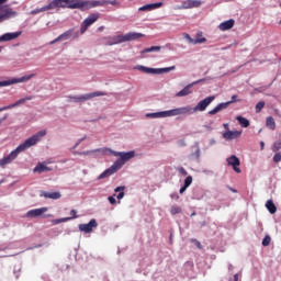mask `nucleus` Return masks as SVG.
Listing matches in <instances>:
<instances>
[{"label": "nucleus", "instance_id": "nucleus-1", "mask_svg": "<svg viewBox=\"0 0 281 281\" xmlns=\"http://www.w3.org/2000/svg\"><path fill=\"white\" fill-rule=\"evenodd\" d=\"M47 135V131L42 130L27 138L24 143L20 144L14 150H12L7 157H3L0 159V166L3 168L4 166H8L9 164H12L16 157H19L20 153H24V150H27V148H32V146H36L43 137Z\"/></svg>", "mask_w": 281, "mask_h": 281}, {"label": "nucleus", "instance_id": "nucleus-2", "mask_svg": "<svg viewBox=\"0 0 281 281\" xmlns=\"http://www.w3.org/2000/svg\"><path fill=\"white\" fill-rule=\"evenodd\" d=\"M97 150L102 151V153H110V155H113L114 157H121L120 160H116L109 169L103 171L99 176V179H106V177H111V175H115V172H117L120 170V168H122V166H124L125 161H128L130 159H133V157H135V150H131L127 153L114 151L111 148H100Z\"/></svg>", "mask_w": 281, "mask_h": 281}, {"label": "nucleus", "instance_id": "nucleus-3", "mask_svg": "<svg viewBox=\"0 0 281 281\" xmlns=\"http://www.w3.org/2000/svg\"><path fill=\"white\" fill-rule=\"evenodd\" d=\"M216 100V97H207L200 101L196 106H183V108H178V111H180V115H192V113H196V111H205V109L209 108L211 102H214Z\"/></svg>", "mask_w": 281, "mask_h": 281}, {"label": "nucleus", "instance_id": "nucleus-4", "mask_svg": "<svg viewBox=\"0 0 281 281\" xmlns=\"http://www.w3.org/2000/svg\"><path fill=\"white\" fill-rule=\"evenodd\" d=\"M104 5H115V1L89 0V1H82V3L72 4L71 8H80L81 10H91V8H104Z\"/></svg>", "mask_w": 281, "mask_h": 281}, {"label": "nucleus", "instance_id": "nucleus-5", "mask_svg": "<svg viewBox=\"0 0 281 281\" xmlns=\"http://www.w3.org/2000/svg\"><path fill=\"white\" fill-rule=\"evenodd\" d=\"M177 115H181L179 108L173 110L162 111V112L147 113L146 117H149L151 120H159L164 117H175Z\"/></svg>", "mask_w": 281, "mask_h": 281}, {"label": "nucleus", "instance_id": "nucleus-6", "mask_svg": "<svg viewBox=\"0 0 281 281\" xmlns=\"http://www.w3.org/2000/svg\"><path fill=\"white\" fill-rule=\"evenodd\" d=\"M102 95H106V92L97 91V92H91V93L81 94V95H74L68 98L71 102L80 103V102H87V100H93V98H100Z\"/></svg>", "mask_w": 281, "mask_h": 281}, {"label": "nucleus", "instance_id": "nucleus-7", "mask_svg": "<svg viewBox=\"0 0 281 281\" xmlns=\"http://www.w3.org/2000/svg\"><path fill=\"white\" fill-rule=\"evenodd\" d=\"M34 78V74L25 75L20 78H13L11 80L0 81V87H10V85H19L21 82H30Z\"/></svg>", "mask_w": 281, "mask_h": 281}, {"label": "nucleus", "instance_id": "nucleus-8", "mask_svg": "<svg viewBox=\"0 0 281 281\" xmlns=\"http://www.w3.org/2000/svg\"><path fill=\"white\" fill-rule=\"evenodd\" d=\"M14 16H16V12L12 8L8 5L0 7V23L8 21V19H14Z\"/></svg>", "mask_w": 281, "mask_h": 281}, {"label": "nucleus", "instance_id": "nucleus-9", "mask_svg": "<svg viewBox=\"0 0 281 281\" xmlns=\"http://www.w3.org/2000/svg\"><path fill=\"white\" fill-rule=\"evenodd\" d=\"M98 19H100V14H99V13H92V14H90V15L81 23V29H80L81 34H85V32H87V30H89L90 25H93V23H95V21H98Z\"/></svg>", "mask_w": 281, "mask_h": 281}, {"label": "nucleus", "instance_id": "nucleus-10", "mask_svg": "<svg viewBox=\"0 0 281 281\" xmlns=\"http://www.w3.org/2000/svg\"><path fill=\"white\" fill-rule=\"evenodd\" d=\"M55 3V8H70V10H76L77 8H74L71 5H76L80 2V0H53Z\"/></svg>", "mask_w": 281, "mask_h": 281}, {"label": "nucleus", "instance_id": "nucleus-11", "mask_svg": "<svg viewBox=\"0 0 281 281\" xmlns=\"http://www.w3.org/2000/svg\"><path fill=\"white\" fill-rule=\"evenodd\" d=\"M201 82H205V79H199L196 81H193L192 83H189L182 90L177 92L176 97L177 98H184L186 95H190V93H192V88L194 87V85H199Z\"/></svg>", "mask_w": 281, "mask_h": 281}, {"label": "nucleus", "instance_id": "nucleus-12", "mask_svg": "<svg viewBox=\"0 0 281 281\" xmlns=\"http://www.w3.org/2000/svg\"><path fill=\"white\" fill-rule=\"evenodd\" d=\"M236 94L232 97V100L225 103L217 104L213 110L209 111V115H216V113H221V111L227 109L229 104H233V102H236Z\"/></svg>", "mask_w": 281, "mask_h": 281}, {"label": "nucleus", "instance_id": "nucleus-13", "mask_svg": "<svg viewBox=\"0 0 281 281\" xmlns=\"http://www.w3.org/2000/svg\"><path fill=\"white\" fill-rule=\"evenodd\" d=\"M30 100H34V95H29V97L22 98V99L18 100L15 103L0 108V113H1V111H8L9 109H16V106H21V104H25V102H27Z\"/></svg>", "mask_w": 281, "mask_h": 281}, {"label": "nucleus", "instance_id": "nucleus-14", "mask_svg": "<svg viewBox=\"0 0 281 281\" xmlns=\"http://www.w3.org/2000/svg\"><path fill=\"white\" fill-rule=\"evenodd\" d=\"M93 227H98V222L95 220H90L88 224H80L79 231L85 232L86 234H91Z\"/></svg>", "mask_w": 281, "mask_h": 281}, {"label": "nucleus", "instance_id": "nucleus-15", "mask_svg": "<svg viewBox=\"0 0 281 281\" xmlns=\"http://www.w3.org/2000/svg\"><path fill=\"white\" fill-rule=\"evenodd\" d=\"M105 45H120V43H124V35H114L104 37Z\"/></svg>", "mask_w": 281, "mask_h": 281}, {"label": "nucleus", "instance_id": "nucleus-16", "mask_svg": "<svg viewBox=\"0 0 281 281\" xmlns=\"http://www.w3.org/2000/svg\"><path fill=\"white\" fill-rule=\"evenodd\" d=\"M47 207H41V209H33L27 211L26 216L27 218H36L38 216H43V214H45V212H47Z\"/></svg>", "mask_w": 281, "mask_h": 281}, {"label": "nucleus", "instance_id": "nucleus-17", "mask_svg": "<svg viewBox=\"0 0 281 281\" xmlns=\"http://www.w3.org/2000/svg\"><path fill=\"white\" fill-rule=\"evenodd\" d=\"M227 164H228V166H232L233 170L239 175L240 169L238 168V166H240V159H238V157H236L234 155L228 157Z\"/></svg>", "mask_w": 281, "mask_h": 281}, {"label": "nucleus", "instance_id": "nucleus-18", "mask_svg": "<svg viewBox=\"0 0 281 281\" xmlns=\"http://www.w3.org/2000/svg\"><path fill=\"white\" fill-rule=\"evenodd\" d=\"M21 36V32L5 33L0 36V43H8V41H14Z\"/></svg>", "mask_w": 281, "mask_h": 281}, {"label": "nucleus", "instance_id": "nucleus-19", "mask_svg": "<svg viewBox=\"0 0 281 281\" xmlns=\"http://www.w3.org/2000/svg\"><path fill=\"white\" fill-rule=\"evenodd\" d=\"M202 3L201 0H187L182 2V8L184 10H190L192 8H200Z\"/></svg>", "mask_w": 281, "mask_h": 281}, {"label": "nucleus", "instance_id": "nucleus-20", "mask_svg": "<svg viewBox=\"0 0 281 281\" xmlns=\"http://www.w3.org/2000/svg\"><path fill=\"white\" fill-rule=\"evenodd\" d=\"M243 135L241 131H227L223 133V137L224 139H238V137H240Z\"/></svg>", "mask_w": 281, "mask_h": 281}, {"label": "nucleus", "instance_id": "nucleus-21", "mask_svg": "<svg viewBox=\"0 0 281 281\" xmlns=\"http://www.w3.org/2000/svg\"><path fill=\"white\" fill-rule=\"evenodd\" d=\"M161 5H164L161 2L145 4L138 8V12H150L151 10H157V8H161Z\"/></svg>", "mask_w": 281, "mask_h": 281}, {"label": "nucleus", "instance_id": "nucleus-22", "mask_svg": "<svg viewBox=\"0 0 281 281\" xmlns=\"http://www.w3.org/2000/svg\"><path fill=\"white\" fill-rule=\"evenodd\" d=\"M48 10H56V4L54 3V0L48 5L31 11V14H41V12H47Z\"/></svg>", "mask_w": 281, "mask_h": 281}, {"label": "nucleus", "instance_id": "nucleus-23", "mask_svg": "<svg viewBox=\"0 0 281 281\" xmlns=\"http://www.w3.org/2000/svg\"><path fill=\"white\" fill-rule=\"evenodd\" d=\"M236 21H234V19H231L228 21H224L222 22L218 27L222 32H227V30H232V27H234Z\"/></svg>", "mask_w": 281, "mask_h": 281}, {"label": "nucleus", "instance_id": "nucleus-24", "mask_svg": "<svg viewBox=\"0 0 281 281\" xmlns=\"http://www.w3.org/2000/svg\"><path fill=\"white\" fill-rule=\"evenodd\" d=\"M144 37V34L142 33H127L123 35L124 43H127L128 41H137V38Z\"/></svg>", "mask_w": 281, "mask_h": 281}, {"label": "nucleus", "instance_id": "nucleus-25", "mask_svg": "<svg viewBox=\"0 0 281 281\" xmlns=\"http://www.w3.org/2000/svg\"><path fill=\"white\" fill-rule=\"evenodd\" d=\"M52 168L47 167L45 164L38 162L36 167L34 168V172H38V175H42V172H49Z\"/></svg>", "mask_w": 281, "mask_h": 281}, {"label": "nucleus", "instance_id": "nucleus-26", "mask_svg": "<svg viewBox=\"0 0 281 281\" xmlns=\"http://www.w3.org/2000/svg\"><path fill=\"white\" fill-rule=\"evenodd\" d=\"M70 35H71V32L67 31V32L63 33L61 35H59L58 37H56L54 41H52L50 45H54V44L58 43L59 41H67Z\"/></svg>", "mask_w": 281, "mask_h": 281}, {"label": "nucleus", "instance_id": "nucleus-27", "mask_svg": "<svg viewBox=\"0 0 281 281\" xmlns=\"http://www.w3.org/2000/svg\"><path fill=\"white\" fill-rule=\"evenodd\" d=\"M42 196L57 201V199H60L61 195L60 192H43Z\"/></svg>", "mask_w": 281, "mask_h": 281}, {"label": "nucleus", "instance_id": "nucleus-28", "mask_svg": "<svg viewBox=\"0 0 281 281\" xmlns=\"http://www.w3.org/2000/svg\"><path fill=\"white\" fill-rule=\"evenodd\" d=\"M266 207L270 212V214H276L278 212V207L273 203V200H268L266 202Z\"/></svg>", "mask_w": 281, "mask_h": 281}, {"label": "nucleus", "instance_id": "nucleus-29", "mask_svg": "<svg viewBox=\"0 0 281 281\" xmlns=\"http://www.w3.org/2000/svg\"><path fill=\"white\" fill-rule=\"evenodd\" d=\"M184 38L186 41H188L189 43H191L192 45H199L201 43H205V40H194L190 36V34L186 33L184 34Z\"/></svg>", "mask_w": 281, "mask_h": 281}, {"label": "nucleus", "instance_id": "nucleus-30", "mask_svg": "<svg viewBox=\"0 0 281 281\" xmlns=\"http://www.w3.org/2000/svg\"><path fill=\"white\" fill-rule=\"evenodd\" d=\"M139 70L143 71L144 74H157L159 75V68H148L145 66H140Z\"/></svg>", "mask_w": 281, "mask_h": 281}, {"label": "nucleus", "instance_id": "nucleus-31", "mask_svg": "<svg viewBox=\"0 0 281 281\" xmlns=\"http://www.w3.org/2000/svg\"><path fill=\"white\" fill-rule=\"evenodd\" d=\"M266 125L269 127L270 131H276V120L273 116H268L266 119Z\"/></svg>", "mask_w": 281, "mask_h": 281}, {"label": "nucleus", "instance_id": "nucleus-32", "mask_svg": "<svg viewBox=\"0 0 281 281\" xmlns=\"http://www.w3.org/2000/svg\"><path fill=\"white\" fill-rule=\"evenodd\" d=\"M236 120H237V122H239V124H240V126H243V128H248L249 120H247L243 116H237Z\"/></svg>", "mask_w": 281, "mask_h": 281}, {"label": "nucleus", "instance_id": "nucleus-33", "mask_svg": "<svg viewBox=\"0 0 281 281\" xmlns=\"http://www.w3.org/2000/svg\"><path fill=\"white\" fill-rule=\"evenodd\" d=\"M160 46H151L149 48H145L140 52V54H150V52H160Z\"/></svg>", "mask_w": 281, "mask_h": 281}, {"label": "nucleus", "instance_id": "nucleus-34", "mask_svg": "<svg viewBox=\"0 0 281 281\" xmlns=\"http://www.w3.org/2000/svg\"><path fill=\"white\" fill-rule=\"evenodd\" d=\"M181 212H182L181 206H178V205L171 206L170 214L172 216H175L177 214H181Z\"/></svg>", "mask_w": 281, "mask_h": 281}, {"label": "nucleus", "instance_id": "nucleus-35", "mask_svg": "<svg viewBox=\"0 0 281 281\" xmlns=\"http://www.w3.org/2000/svg\"><path fill=\"white\" fill-rule=\"evenodd\" d=\"M176 67L175 66H170V67H166V68H158L159 74H168L170 71H175Z\"/></svg>", "mask_w": 281, "mask_h": 281}, {"label": "nucleus", "instance_id": "nucleus-36", "mask_svg": "<svg viewBox=\"0 0 281 281\" xmlns=\"http://www.w3.org/2000/svg\"><path fill=\"white\" fill-rule=\"evenodd\" d=\"M278 150H281V139L274 142L272 145V153H278Z\"/></svg>", "mask_w": 281, "mask_h": 281}, {"label": "nucleus", "instance_id": "nucleus-37", "mask_svg": "<svg viewBox=\"0 0 281 281\" xmlns=\"http://www.w3.org/2000/svg\"><path fill=\"white\" fill-rule=\"evenodd\" d=\"M93 153H101L102 155H106V151H100V148L93 149V150L82 151V153H80V155H93Z\"/></svg>", "mask_w": 281, "mask_h": 281}, {"label": "nucleus", "instance_id": "nucleus-38", "mask_svg": "<svg viewBox=\"0 0 281 281\" xmlns=\"http://www.w3.org/2000/svg\"><path fill=\"white\" fill-rule=\"evenodd\" d=\"M256 113H260L265 109V101H260L256 104Z\"/></svg>", "mask_w": 281, "mask_h": 281}, {"label": "nucleus", "instance_id": "nucleus-39", "mask_svg": "<svg viewBox=\"0 0 281 281\" xmlns=\"http://www.w3.org/2000/svg\"><path fill=\"white\" fill-rule=\"evenodd\" d=\"M67 221H69V218L66 217L53 220V225H60V223H67Z\"/></svg>", "mask_w": 281, "mask_h": 281}, {"label": "nucleus", "instance_id": "nucleus-40", "mask_svg": "<svg viewBox=\"0 0 281 281\" xmlns=\"http://www.w3.org/2000/svg\"><path fill=\"white\" fill-rule=\"evenodd\" d=\"M190 186H192V176H188L184 179V187L190 188Z\"/></svg>", "mask_w": 281, "mask_h": 281}, {"label": "nucleus", "instance_id": "nucleus-41", "mask_svg": "<svg viewBox=\"0 0 281 281\" xmlns=\"http://www.w3.org/2000/svg\"><path fill=\"white\" fill-rule=\"evenodd\" d=\"M270 244H271V237L266 236V237L262 239V245H263V247H269Z\"/></svg>", "mask_w": 281, "mask_h": 281}, {"label": "nucleus", "instance_id": "nucleus-42", "mask_svg": "<svg viewBox=\"0 0 281 281\" xmlns=\"http://www.w3.org/2000/svg\"><path fill=\"white\" fill-rule=\"evenodd\" d=\"M273 161H274V164H280V161H281V153L274 154Z\"/></svg>", "mask_w": 281, "mask_h": 281}, {"label": "nucleus", "instance_id": "nucleus-43", "mask_svg": "<svg viewBox=\"0 0 281 281\" xmlns=\"http://www.w3.org/2000/svg\"><path fill=\"white\" fill-rule=\"evenodd\" d=\"M78 212L76 210H71L70 211V217H66L69 218V221L74 220V218H78Z\"/></svg>", "mask_w": 281, "mask_h": 281}, {"label": "nucleus", "instance_id": "nucleus-44", "mask_svg": "<svg viewBox=\"0 0 281 281\" xmlns=\"http://www.w3.org/2000/svg\"><path fill=\"white\" fill-rule=\"evenodd\" d=\"M192 157L194 159H199V157H201V149L196 148V150L192 154Z\"/></svg>", "mask_w": 281, "mask_h": 281}, {"label": "nucleus", "instance_id": "nucleus-45", "mask_svg": "<svg viewBox=\"0 0 281 281\" xmlns=\"http://www.w3.org/2000/svg\"><path fill=\"white\" fill-rule=\"evenodd\" d=\"M108 201H109V203H111V205H115V203H117V200H115V194L109 196Z\"/></svg>", "mask_w": 281, "mask_h": 281}, {"label": "nucleus", "instance_id": "nucleus-46", "mask_svg": "<svg viewBox=\"0 0 281 281\" xmlns=\"http://www.w3.org/2000/svg\"><path fill=\"white\" fill-rule=\"evenodd\" d=\"M178 172H180V175H182L183 177H188V171L183 167L178 168Z\"/></svg>", "mask_w": 281, "mask_h": 281}, {"label": "nucleus", "instance_id": "nucleus-47", "mask_svg": "<svg viewBox=\"0 0 281 281\" xmlns=\"http://www.w3.org/2000/svg\"><path fill=\"white\" fill-rule=\"evenodd\" d=\"M201 36H202V34H201V33H198V34H196V38H194L193 41H203V40H204V43H206L207 38L201 37Z\"/></svg>", "mask_w": 281, "mask_h": 281}, {"label": "nucleus", "instance_id": "nucleus-48", "mask_svg": "<svg viewBox=\"0 0 281 281\" xmlns=\"http://www.w3.org/2000/svg\"><path fill=\"white\" fill-rule=\"evenodd\" d=\"M124 190H125V187H116L114 189V192H124Z\"/></svg>", "mask_w": 281, "mask_h": 281}, {"label": "nucleus", "instance_id": "nucleus-49", "mask_svg": "<svg viewBox=\"0 0 281 281\" xmlns=\"http://www.w3.org/2000/svg\"><path fill=\"white\" fill-rule=\"evenodd\" d=\"M123 196H124V191H121V192L116 195V198L119 199V201L122 200Z\"/></svg>", "mask_w": 281, "mask_h": 281}, {"label": "nucleus", "instance_id": "nucleus-50", "mask_svg": "<svg viewBox=\"0 0 281 281\" xmlns=\"http://www.w3.org/2000/svg\"><path fill=\"white\" fill-rule=\"evenodd\" d=\"M83 140H85V138L79 139V140L76 143V145L74 146V148H78V146H80V143L83 142Z\"/></svg>", "mask_w": 281, "mask_h": 281}, {"label": "nucleus", "instance_id": "nucleus-51", "mask_svg": "<svg viewBox=\"0 0 281 281\" xmlns=\"http://www.w3.org/2000/svg\"><path fill=\"white\" fill-rule=\"evenodd\" d=\"M186 190H188V187H184V184H183V187L180 188V194H183V192H186Z\"/></svg>", "mask_w": 281, "mask_h": 281}, {"label": "nucleus", "instance_id": "nucleus-52", "mask_svg": "<svg viewBox=\"0 0 281 281\" xmlns=\"http://www.w3.org/2000/svg\"><path fill=\"white\" fill-rule=\"evenodd\" d=\"M195 245H196L198 249H203V246L201 245L200 241H196Z\"/></svg>", "mask_w": 281, "mask_h": 281}, {"label": "nucleus", "instance_id": "nucleus-53", "mask_svg": "<svg viewBox=\"0 0 281 281\" xmlns=\"http://www.w3.org/2000/svg\"><path fill=\"white\" fill-rule=\"evenodd\" d=\"M260 148L261 150H265V142H260Z\"/></svg>", "mask_w": 281, "mask_h": 281}, {"label": "nucleus", "instance_id": "nucleus-54", "mask_svg": "<svg viewBox=\"0 0 281 281\" xmlns=\"http://www.w3.org/2000/svg\"><path fill=\"white\" fill-rule=\"evenodd\" d=\"M234 281H238V274L234 276Z\"/></svg>", "mask_w": 281, "mask_h": 281}, {"label": "nucleus", "instance_id": "nucleus-55", "mask_svg": "<svg viewBox=\"0 0 281 281\" xmlns=\"http://www.w3.org/2000/svg\"><path fill=\"white\" fill-rule=\"evenodd\" d=\"M224 128H229V125L228 124H224Z\"/></svg>", "mask_w": 281, "mask_h": 281}, {"label": "nucleus", "instance_id": "nucleus-56", "mask_svg": "<svg viewBox=\"0 0 281 281\" xmlns=\"http://www.w3.org/2000/svg\"><path fill=\"white\" fill-rule=\"evenodd\" d=\"M3 120H4V119H1V120H0V124L3 122Z\"/></svg>", "mask_w": 281, "mask_h": 281}, {"label": "nucleus", "instance_id": "nucleus-57", "mask_svg": "<svg viewBox=\"0 0 281 281\" xmlns=\"http://www.w3.org/2000/svg\"><path fill=\"white\" fill-rule=\"evenodd\" d=\"M232 190V192H236V190H234V189H231Z\"/></svg>", "mask_w": 281, "mask_h": 281}, {"label": "nucleus", "instance_id": "nucleus-58", "mask_svg": "<svg viewBox=\"0 0 281 281\" xmlns=\"http://www.w3.org/2000/svg\"><path fill=\"white\" fill-rule=\"evenodd\" d=\"M49 216H52V215H46L47 218H49Z\"/></svg>", "mask_w": 281, "mask_h": 281}, {"label": "nucleus", "instance_id": "nucleus-59", "mask_svg": "<svg viewBox=\"0 0 281 281\" xmlns=\"http://www.w3.org/2000/svg\"><path fill=\"white\" fill-rule=\"evenodd\" d=\"M0 52H1V47H0Z\"/></svg>", "mask_w": 281, "mask_h": 281}]
</instances>
